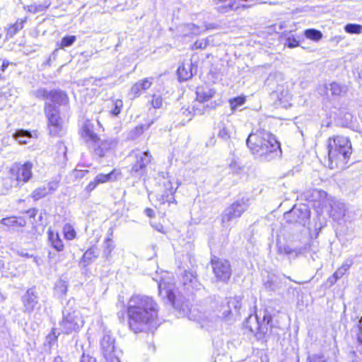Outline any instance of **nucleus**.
I'll list each match as a JSON object with an SVG mask.
<instances>
[{"instance_id": "f257e3e1", "label": "nucleus", "mask_w": 362, "mask_h": 362, "mask_svg": "<svg viewBox=\"0 0 362 362\" xmlns=\"http://www.w3.org/2000/svg\"><path fill=\"white\" fill-rule=\"evenodd\" d=\"M158 305L149 296L134 295L127 304V314L130 328L134 332L146 330L148 325L157 317Z\"/></svg>"}, {"instance_id": "f03ea898", "label": "nucleus", "mask_w": 362, "mask_h": 362, "mask_svg": "<svg viewBox=\"0 0 362 362\" xmlns=\"http://www.w3.org/2000/svg\"><path fill=\"white\" fill-rule=\"evenodd\" d=\"M246 143L253 153L261 156L270 153L277 156L281 153L280 144L274 136L264 130L250 134Z\"/></svg>"}, {"instance_id": "7ed1b4c3", "label": "nucleus", "mask_w": 362, "mask_h": 362, "mask_svg": "<svg viewBox=\"0 0 362 362\" xmlns=\"http://www.w3.org/2000/svg\"><path fill=\"white\" fill-rule=\"evenodd\" d=\"M328 156L331 163V168L333 163H344L350 156L352 152L351 144L349 139L344 136H333L327 141Z\"/></svg>"}, {"instance_id": "20e7f679", "label": "nucleus", "mask_w": 362, "mask_h": 362, "mask_svg": "<svg viewBox=\"0 0 362 362\" xmlns=\"http://www.w3.org/2000/svg\"><path fill=\"white\" fill-rule=\"evenodd\" d=\"M84 325V318L79 310H66L62 326L67 333L78 331Z\"/></svg>"}, {"instance_id": "39448f33", "label": "nucleus", "mask_w": 362, "mask_h": 362, "mask_svg": "<svg viewBox=\"0 0 362 362\" xmlns=\"http://www.w3.org/2000/svg\"><path fill=\"white\" fill-rule=\"evenodd\" d=\"M101 350L107 362H120L122 351L116 349L115 339L110 334H105L100 342Z\"/></svg>"}, {"instance_id": "423d86ee", "label": "nucleus", "mask_w": 362, "mask_h": 362, "mask_svg": "<svg viewBox=\"0 0 362 362\" xmlns=\"http://www.w3.org/2000/svg\"><path fill=\"white\" fill-rule=\"evenodd\" d=\"M33 165L31 162H25L24 164L16 163L11 169V175L16 181V185L27 182L33 175L32 169Z\"/></svg>"}, {"instance_id": "0eeeda50", "label": "nucleus", "mask_w": 362, "mask_h": 362, "mask_svg": "<svg viewBox=\"0 0 362 362\" xmlns=\"http://www.w3.org/2000/svg\"><path fill=\"white\" fill-rule=\"evenodd\" d=\"M247 204L244 201H238L229 206L222 216L223 223H227L234 218L240 217L247 209Z\"/></svg>"}, {"instance_id": "6e6552de", "label": "nucleus", "mask_w": 362, "mask_h": 362, "mask_svg": "<svg viewBox=\"0 0 362 362\" xmlns=\"http://www.w3.org/2000/svg\"><path fill=\"white\" fill-rule=\"evenodd\" d=\"M214 273L220 281H228L231 275L230 264L227 260L220 259H212Z\"/></svg>"}, {"instance_id": "1a4fd4ad", "label": "nucleus", "mask_w": 362, "mask_h": 362, "mask_svg": "<svg viewBox=\"0 0 362 362\" xmlns=\"http://www.w3.org/2000/svg\"><path fill=\"white\" fill-rule=\"evenodd\" d=\"M45 113L48 119L49 131L53 134H57L62 129V120L58 110L51 105L45 107Z\"/></svg>"}, {"instance_id": "9d476101", "label": "nucleus", "mask_w": 362, "mask_h": 362, "mask_svg": "<svg viewBox=\"0 0 362 362\" xmlns=\"http://www.w3.org/2000/svg\"><path fill=\"white\" fill-rule=\"evenodd\" d=\"M217 136L224 141L229 140L235 133V126L229 121L221 122L217 125Z\"/></svg>"}, {"instance_id": "9b49d317", "label": "nucleus", "mask_w": 362, "mask_h": 362, "mask_svg": "<svg viewBox=\"0 0 362 362\" xmlns=\"http://www.w3.org/2000/svg\"><path fill=\"white\" fill-rule=\"evenodd\" d=\"M81 137L88 144H95L99 139L93 131V124L90 121H86L81 129Z\"/></svg>"}, {"instance_id": "f8f14e48", "label": "nucleus", "mask_w": 362, "mask_h": 362, "mask_svg": "<svg viewBox=\"0 0 362 362\" xmlns=\"http://www.w3.org/2000/svg\"><path fill=\"white\" fill-rule=\"evenodd\" d=\"M152 84L151 78H144L135 83L131 88L129 95L132 98L139 97L142 93L148 90Z\"/></svg>"}, {"instance_id": "ddd939ff", "label": "nucleus", "mask_w": 362, "mask_h": 362, "mask_svg": "<svg viewBox=\"0 0 362 362\" xmlns=\"http://www.w3.org/2000/svg\"><path fill=\"white\" fill-rule=\"evenodd\" d=\"M170 279V277L169 276V274H166L165 277L160 280L158 284V288L160 294H162L164 292L169 300L173 303L174 296L172 292L173 284L169 281Z\"/></svg>"}, {"instance_id": "4468645a", "label": "nucleus", "mask_w": 362, "mask_h": 362, "mask_svg": "<svg viewBox=\"0 0 362 362\" xmlns=\"http://www.w3.org/2000/svg\"><path fill=\"white\" fill-rule=\"evenodd\" d=\"M25 220L21 217L11 216L2 218L1 223L8 229H17L25 225Z\"/></svg>"}, {"instance_id": "2eb2a0df", "label": "nucleus", "mask_w": 362, "mask_h": 362, "mask_svg": "<svg viewBox=\"0 0 362 362\" xmlns=\"http://www.w3.org/2000/svg\"><path fill=\"white\" fill-rule=\"evenodd\" d=\"M48 240L51 245L57 251L61 252L64 248V245L63 243L62 240L60 238V235L58 231H55L54 230H48Z\"/></svg>"}, {"instance_id": "dca6fc26", "label": "nucleus", "mask_w": 362, "mask_h": 362, "mask_svg": "<svg viewBox=\"0 0 362 362\" xmlns=\"http://www.w3.org/2000/svg\"><path fill=\"white\" fill-rule=\"evenodd\" d=\"M37 296L33 290H28L23 298L24 307L28 312H31L37 304Z\"/></svg>"}, {"instance_id": "f3484780", "label": "nucleus", "mask_w": 362, "mask_h": 362, "mask_svg": "<svg viewBox=\"0 0 362 362\" xmlns=\"http://www.w3.org/2000/svg\"><path fill=\"white\" fill-rule=\"evenodd\" d=\"M214 95L215 90L209 88H199L197 90V99L202 103L209 100Z\"/></svg>"}, {"instance_id": "a211bd4d", "label": "nucleus", "mask_w": 362, "mask_h": 362, "mask_svg": "<svg viewBox=\"0 0 362 362\" xmlns=\"http://www.w3.org/2000/svg\"><path fill=\"white\" fill-rule=\"evenodd\" d=\"M121 175V173L116 170H113L108 174H99L95 177V179L98 184L106 183L110 181H115L117 180Z\"/></svg>"}, {"instance_id": "6ab92c4d", "label": "nucleus", "mask_w": 362, "mask_h": 362, "mask_svg": "<svg viewBox=\"0 0 362 362\" xmlns=\"http://www.w3.org/2000/svg\"><path fill=\"white\" fill-rule=\"evenodd\" d=\"M138 158L140 160L134 164L132 168V170L136 173L139 172L141 169L144 168L147 163L150 162V158L147 152L141 153Z\"/></svg>"}, {"instance_id": "aec40b11", "label": "nucleus", "mask_w": 362, "mask_h": 362, "mask_svg": "<svg viewBox=\"0 0 362 362\" xmlns=\"http://www.w3.org/2000/svg\"><path fill=\"white\" fill-rule=\"evenodd\" d=\"M177 75L180 80L187 81L192 76L191 64L180 66L177 69Z\"/></svg>"}, {"instance_id": "412c9836", "label": "nucleus", "mask_w": 362, "mask_h": 362, "mask_svg": "<svg viewBox=\"0 0 362 362\" xmlns=\"http://www.w3.org/2000/svg\"><path fill=\"white\" fill-rule=\"evenodd\" d=\"M351 262H346L344 263L333 274L332 278H330L331 283L333 284L340 278H341L346 272L349 269Z\"/></svg>"}, {"instance_id": "4be33fe9", "label": "nucleus", "mask_w": 362, "mask_h": 362, "mask_svg": "<svg viewBox=\"0 0 362 362\" xmlns=\"http://www.w3.org/2000/svg\"><path fill=\"white\" fill-rule=\"evenodd\" d=\"M327 91L331 95L337 97L344 94L346 93V89L339 83H332L327 87Z\"/></svg>"}, {"instance_id": "5701e85b", "label": "nucleus", "mask_w": 362, "mask_h": 362, "mask_svg": "<svg viewBox=\"0 0 362 362\" xmlns=\"http://www.w3.org/2000/svg\"><path fill=\"white\" fill-rule=\"evenodd\" d=\"M14 137L20 144H25L32 138V134L28 131L19 130L14 134Z\"/></svg>"}, {"instance_id": "b1692460", "label": "nucleus", "mask_w": 362, "mask_h": 362, "mask_svg": "<svg viewBox=\"0 0 362 362\" xmlns=\"http://www.w3.org/2000/svg\"><path fill=\"white\" fill-rule=\"evenodd\" d=\"M62 232L65 239L72 240L76 237V232L72 225L66 223L63 226Z\"/></svg>"}, {"instance_id": "393cba45", "label": "nucleus", "mask_w": 362, "mask_h": 362, "mask_svg": "<svg viewBox=\"0 0 362 362\" xmlns=\"http://www.w3.org/2000/svg\"><path fill=\"white\" fill-rule=\"evenodd\" d=\"M97 257L98 253H96L94 250L89 249L87 250L86 252L83 254L81 262L83 264L84 266H87Z\"/></svg>"}, {"instance_id": "a878e982", "label": "nucleus", "mask_w": 362, "mask_h": 362, "mask_svg": "<svg viewBox=\"0 0 362 362\" xmlns=\"http://www.w3.org/2000/svg\"><path fill=\"white\" fill-rule=\"evenodd\" d=\"M305 36L314 41H320L322 38V33L315 29H308L305 30Z\"/></svg>"}, {"instance_id": "bb28decb", "label": "nucleus", "mask_w": 362, "mask_h": 362, "mask_svg": "<svg viewBox=\"0 0 362 362\" xmlns=\"http://www.w3.org/2000/svg\"><path fill=\"white\" fill-rule=\"evenodd\" d=\"M344 30L349 34L359 35L362 33V25L359 24L349 23L345 25Z\"/></svg>"}, {"instance_id": "cd10ccee", "label": "nucleus", "mask_w": 362, "mask_h": 362, "mask_svg": "<svg viewBox=\"0 0 362 362\" xmlns=\"http://www.w3.org/2000/svg\"><path fill=\"white\" fill-rule=\"evenodd\" d=\"M353 115L350 112H341L339 115L338 119L341 125L348 126L351 123Z\"/></svg>"}, {"instance_id": "c85d7f7f", "label": "nucleus", "mask_w": 362, "mask_h": 362, "mask_svg": "<svg viewBox=\"0 0 362 362\" xmlns=\"http://www.w3.org/2000/svg\"><path fill=\"white\" fill-rule=\"evenodd\" d=\"M245 103V96H238L236 98H233L229 100L230 107L232 111H235L237 108L243 105Z\"/></svg>"}, {"instance_id": "c756f323", "label": "nucleus", "mask_w": 362, "mask_h": 362, "mask_svg": "<svg viewBox=\"0 0 362 362\" xmlns=\"http://www.w3.org/2000/svg\"><path fill=\"white\" fill-rule=\"evenodd\" d=\"M49 4L50 3H47L46 4V5L32 4L30 5H28L26 8L28 11L33 13H36L45 11V9L47 8L49 6Z\"/></svg>"}, {"instance_id": "7c9ffc66", "label": "nucleus", "mask_w": 362, "mask_h": 362, "mask_svg": "<svg viewBox=\"0 0 362 362\" xmlns=\"http://www.w3.org/2000/svg\"><path fill=\"white\" fill-rule=\"evenodd\" d=\"M182 32L185 35L194 34L197 35L199 33V28L194 24H187L183 26Z\"/></svg>"}, {"instance_id": "2f4dec72", "label": "nucleus", "mask_w": 362, "mask_h": 362, "mask_svg": "<svg viewBox=\"0 0 362 362\" xmlns=\"http://www.w3.org/2000/svg\"><path fill=\"white\" fill-rule=\"evenodd\" d=\"M76 40V37L74 35L65 36L62 38V40L59 44V47L61 49H64L66 47H69L74 43Z\"/></svg>"}, {"instance_id": "473e14b6", "label": "nucleus", "mask_w": 362, "mask_h": 362, "mask_svg": "<svg viewBox=\"0 0 362 362\" xmlns=\"http://www.w3.org/2000/svg\"><path fill=\"white\" fill-rule=\"evenodd\" d=\"M113 146H114L113 143L108 142V141H104V142L101 143V146L100 147V149L97 151V153L100 156H104L106 153V151H107L108 149L111 148Z\"/></svg>"}, {"instance_id": "72a5a7b5", "label": "nucleus", "mask_w": 362, "mask_h": 362, "mask_svg": "<svg viewBox=\"0 0 362 362\" xmlns=\"http://www.w3.org/2000/svg\"><path fill=\"white\" fill-rule=\"evenodd\" d=\"M236 0H231L228 5H220L217 7V11L220 13H226L230 10H235Z\"/></svg>"}, {"instance_id": "f704fd0d", "label": "nucleus", "mask_w": 362, "mask_h": 362, "mask_svg": "<svg viewBox=\"0 0 362 362\" xmlns=\"http://www.w3.org/2000/svg\"><path fill=\"white\" fill-rule=\"evenodd\" d=\"M113 105L114 107L111 110V114L116 116L120 113L123 107V102L122 100L117 99L113 102Z\"/></svg>"}, {"instance_id": "c9c22d12", "label": "nucleus", "mask_w": 362, "mask_h": 362, "mask_svg": "<svg viewBox=\"0 0 362 362\" xmlns=\"http://www.w3.org/2000/svg\"><path fill=\"white\" fill-rule=\"evenodd\" d=\"M166 186L168 187V191L167 192V194L165 196V198H163V202L164 201L171 202V199H173V197L169 198V196L170 195V196L173 195V194L175 192L176 188H174L172 186V184H171V182L170 181L167 182Z\"/></svg>"}, {"instance_id": "e433bc0d", "label": "nucleus", "mask_w": 362, "mask_h": 362, "mask_svg": "<svg viewBox=\"0 0 362 362\" xmlns=\"http://www.w3.org/2000/svg\"><path fill=\"white\" fill-rule=\"evenodd\" d=\"M163 100L162 98L159 95H153V98L151 100V105L154 108H160L162 106Z\"/></svg>"}, {"instance_id": "4c0bfd02", "label": "nucleus", "mask_w": 362, "mask_h": 362, "mask_svg": "<svg viewBox=\"0 0 362 362\" xmlns=\"http://www.w3.org/2000/svg\"><path fill=\"white\" fill-rule=\"evenodd\" d=\"M241 299L235 298L229 302L230 307H233L236 312H238L241 308Z\"/></svg>"}, {"instance_id": "58836bf2", "label": "nucleus", "mask_w": 362, "mask_h": 362, "mask_svg": "<svg viewBox=\"0 0 362 362\" xmlns=\"http://www.w3.org/2000/svg\"><path fill=\"white\" fill-rule=\"evenodd\" d=\"M87 172H88L87 170L84 171V170H74L71 172V176L74 178L83 177L85 175V173Z\"/></svg>"}, {"instance_id": "ea45409f", "label": "nucleus", "mask_w": 362, "mask_h": 362, "mask_svg": "<svg viewBox=\"0 0 362 362\" xmlns=\"http://www.w3.org/2000/svg\"><path fill=\"white\" fill-rule=\"evenodd\" d=\"M98 185V182H97L96 179L93 181H90L88 185L86 187V190L88 192H92Z\"/></svg>"}, {"instance_id": "a19ab883", "label": "nucleus", "mask_w": 362, "mask_h": 362, "mask_svg": "<svg viewBox=\"0 0 362 362\" xmlns=\"http://www.w3.org/2000/svg\"><path fill=\"white\" fill-rule=\"evenodd\" d=\"M287 47L293 48L299 45L298 41L294 38H288L286 42Z\"/></svg>"}, {"instance_id": "79ce46f5", "label": "nucleus", "mask_w": 362, "mask_h": 362, "mask_svg": "<svg viewBox=\"0 0 362 362\" xmlns=\"http://www.w3.org/2000/svg\"><path fill=\"white\" fill-rule=\"evenodd\" d=\"M80 362H96L95 359L88 355L83 354Z\"/></svg>"}, {"instance_id": "37998d69", "label": "nucleus", "mask_w": 362, "mask_h": 362, "mask_svg": "<svg viewBox=\"0 0 362 362\" xmlns=\"http://www.w3.org/2000/svg\"><path fill=\"white\" fill-rule=\"evenodd\" d=\"M252 2H253L252 4H242V5H237L235 6V10H237V9H247V8H250L252 6L256 4V2H255L253 0H251Z\"/></svg>"}, {"instance_id": "c03bdc74", "label": "nucleus", "mask_w": 362, "mask_h": 362, "mask_svg": "<svg viewBox=\"0 0 362 362\" xmlns=\"http://www.w3.org/2000/svg\"><path fill=\"white\" fill-rule=\"evenodd\" d=\"M113 249H114V245L110 243V239H107L106 250L108 251V255H110L111 253V252Z\"/></svg>"}, {"instance_id": "a18cd8bd", "label": "nucleus", "mask_w": 362, "mask_h": 362, "mask_svg": "<svg viewBox=\"0 0 362 362\" xmlns=\"http://www.w3.org/2000/svg\"><path fill=\"white\" fill-rule=\"evenodd\" d=\"M56 96H59V97L62 98L63 100H66V95L62 92L54 93L53 98H55Z\"/></svg>"}, {"instance_id": "49530a36", "label": "nucleus", "mask_w": 362, "mask_h": 362, "mask_svg": "<svg viewBox=\"0 0 362 362\" xmlns=\"http://www.w3.org/2000/svg\"><path fill=\"white\" fill-rule=\"evenodd\" d=\"M145 213L150 218H152L153 216V214H154L153 211L151 209H149V208H148V209H146L145 210Z\"/></svg>"}, {"instance_id": "de8ad7c7", "label": "nucleus", "mask_w": 362, "mask_h": 362, "mask_svg": "<svg viewBox=\"0 0 362 362\" xmlns=\"http://www.w3.org/2000/svg\"><path fill=\"white\" fill-rule=\"evenodd\" d=\"M358 339L362 343V326L359 327V331L358 333Z\"/></svg>"}, {"instance_id": "09e8293b", "label": "nucleus", "mask_w": 362, "mask_h": 362, "mask_svg": "<svg viewBox=\"0 0 362 362\" xmlns=\"http://www.w3.org/2000/svg\"><path fill=\"white\" fill-rule=\"evenodd\" d=\"M260 4H270V5H274V4H275V3L272 2V1H269V2L264 1V2H260Z\"/></svg>"}, {"instance_id": "8fccbe9b", "label": "nucleus", "mask_w": 362, "mask_h": 362, "mask_svg": "<svg viewBox=\"0 0 362 362\" xmlns=\"http://www.w3.org/2000/svg\"><path fill=\"white\" fill-rule=\"evenodd\" d=\"M6 67H7V64H4H4H2V71H4V69H5V68H6Z\"/></svg>"}, {"instance_id": "3c124183", "label": "nucleus", "mask_w": 362, "mask_h": 362, "mask_svg": "<svg viewBox=\"0 0 362 362\" xmlns=\"http://www.w3.org/2000/svg\"><path fill=\"white\" fill-rule=\"evenodd\" d=\"M52 334H53L54 337V338H56L57 337H56V335H55L54 330H52Z\"/></svg>"}, {"instance_id": "603ef678", "label": "nucleus", "mask_w": 362, "mask_h": 362, "mask_svg": "<svg viewBox=\"0 0 362 362\" xmlns=\"http://www.w3.org/2000/svg\"><path fill=\"white\" fill-rule=\"evenodd\" d=\"M4 298V296L0 294V300L3 299Z\"/></svg>"}, {"instance_id": "864d4df0", "label": "nucleus", "mask_w": 362, "mask_h": 362, "mask_svg": "<svg viewBox=\"0 0 362 362\" xmlns=\"http://www.w3.org/2000/svg\"><path fill=\"white\" fill-rule=\"evenodd\" d=\"M296 209H293L292 213H296Z\"/></svg>"}, {"instance_id": "5fc2aeb1", "label": "nucleus", "mask_w": 362, "mask_h": 362, "mask_svg": "<svg viewBox=\"0 0 362 362\" xmlns=\"http://www.w3.org/2000/svg\"><path fill=\"white\" fill-rule=\"evenodd\" d=\"M198 47H202V44H199V45Z\"/></svg>"}]
</instances>
